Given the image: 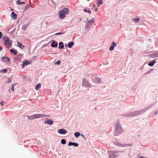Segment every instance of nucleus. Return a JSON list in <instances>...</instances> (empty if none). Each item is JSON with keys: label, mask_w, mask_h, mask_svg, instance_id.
Here are the masks:
<instances>
[{"label": "nucleus", "mask_w": 158, "mask_h": 158, "mask_svg": "<svg viewBox=\"0 0 158 158\" xmlns=\"http://www.w3.org/2000/svg\"><path fill=\"white\" fill-rule=\"evenodd\" d=\"M68 9L66 8L60 10L59 13V17L61 19H64L65 16V14H68Z\"/></svg>", "instance_id": "f257e3e1"}, {"label": "nucleus", "mask_w": 158, "mask_h": 158, "mask_svg": "<svg viewBox=\"0 0 158 158\" xmlns=\"http://www.w3.org/2000/svg\"><path fill=\"white\" fill-rule=\"evenodd\" d=\"M4 40L5 41V44L6 46L8 48H9L11 46L12 41L9 40V38L7 36L3 38Z\"/></svg>", "instance_id": "f03ea898"}, {"label": "nucleus", "mask_w": 158, "mask_h": 158, "mask_svg": "<svg viewBox=\"0 0 158 158\" xmlns=\"http://www.w3.org/2000/svg\"><path fill=\"white\" fill-rule=\"evenodd\" d=\"M34 119L40 118H43L47 117V115L44 114H35L33 115Z\"/></svg>", "instance_id": "7ed1b4c3"}, {"label": "nucleus", "mask_w": 158, "mask_h": 158, "mask_svg": "<svg viewBox=\"0 0 158 158\" xmlns=\"http://www.w3.org/2000/svg\"><path fill=\"white\" fill-rule=\"evenodd\" d=\"M82 85L86 87L89 88L90 87V85L88 81L85 79H84L82 81Z\"/></svg>", "instance_id": "20e7f679"}, {"label": "nucleus", "mask_w": 158, "mask_h": 158, "mask_svg": "<svg viewBox=\"0 0 158 158\" xmlns=\"http://www.w3.org/2000/svg\"><path fill=\"white\" fill-rule=\"evenodd\" d=\"M116 133L117 135H118V134L120 133L121 132V129L119 125H117L116 129Z\"/></svg>", "instance_id": "39448f33"}, {"label": "nucleus", "mask_w": 158, "mask_h": 158, "mask_svg": "<svg viewBox=\"0 0 158 158\" xmlns=\"http://www.w3.org/2000/svg\"><path fill=\"white\" fill-rule=\"evenodd\" d=\"M2 61L5 62H10V59L8 57H3L1 58Z\"/></svg>", "instance_id": "423d86ee"}, {"label": "nucleus", "mask_w": 158, "mask_h": 158, "mask_svg": "<svg viewBox=\"0 0 158 158\" xmlns=\"http://www.w3.org/2000/svg\"><path fill=\"white\" fill-rule=\"evenodd\" d=\"M118 151H113L112 152V154H113L112 155L111 154H109V157L110 158H114L117 156L115 155V154L117 153Z\"/></svg>", "instance_id": "0eeeda50"}, {"label": "nucleus", "mask_w": 158, "mask_h": 158, "mask_svg": "<svg viewBox=\"0 0 158 158\" xmlns=\"http://www.w3.org/2000/svg\"><path fill=\"white\" fill-rule=\"evenodd\" d=\"M116 46V44L113 41L112 42V46H110L109 48V50L110 51H112L114 49V48Z\"/></svg>", "instance_id": "6e6552de"}, {"label": "nucleus", "mask_w": 158, "mask_h": 158, "mask_svg": "<svg viewBox=\"0 0 158 158\" xmlns=\"http://www.w3.org/2000/svg\"><path fill=\"white\" fill-rule=\"evenodd\" d=\"M58 133L61 134H65L67 133L66 131L64 129H59Z\"/></svg>", "instance_id": "1a4fd4ad"}, {"label": "nucleus", "mask_w": 158, "mask_h": 158, "mask_svg": "<svg viewBox=\"0 0 158 158\" xmlns=\"http://www.w3.org/2000/svg\"><path fill=\"white\" fill-rule=\"evenodd\" d=\"M53 122V121L51 120H45L44 122L45 124L48 123V124L50 125L52 124Z\"/></svg>", "instance_id": "9d476101"}, {"label": "nucleus", "mask_w": 158, "mask_h": 158, "mask_svg": "<svg viewBox=\"0 0 158 158\" xmlns=\"http://www.w3.org/2000/svg\"><path fill=\"white\" fill-rule=\"evenodd\" d=\"M17 46L21 49H23L25 47V46L21 43L17 41Z\"/></svg>", "instance_id": "9b49d317"}, {"label": "nucleus", "mask_w": 158, "mask_h": 158, "mask_svg": "<svg viewBox=\"0 0 158 158\" xmlns=\"http://www.w3.org/2000/svg\"><path fill=\"white\" fill-rule=\"evenodd\" d=\"M29 25V23L24 24L23 25L22 27V29L24 30H26Z\"/></svg>", "instance_id": "f8f14e48"}, {"label": "nucleus", "mask_w": 158, "mask_h": 158, "mask_svg": "<svg viewBox=\"0 0 158 158\" xmlns=\"http://www.w3.org/2000/svg\"><path fill=\"white\" fill-rule=\"evenodd\" d=\"M78 143H74L72 142H69V143L68 144V146H70L71 145H73L75 147H77L78 146Z\"/></svg>", "instance_id": "ddd939ff"}, {"label": "nucleus", "mask_w": 158, "mask_h": 158, "mask_svg": "<svg viewBox=\"0 0 158 158\" xmlns=\"http://www.w3.org/2000/svg\"><path fill=\"white\" fill-rule=\"evenodd\" d=\"M41 84L38 83L35 86V89L36 90H38L41 87Z\"/></svg>", "instance_id": "4468645a"}, {"label": "nucleus", "mask_w": 158, "mask_h": 158, "mask_svg": "<svg viewBox=\"0 0 158 158\" xmlns=\"http://www.w3.org/2000/svg\"><path fill=\"white\" fill-rule=\"evenodd\" d=\"M11 15L12 16V18L13 19H15L17 18V15L14 12H12L11 13Z\"/></svg>", "instance_id": "2eb2a0df"}, {"label": "nucleus", "mask_w": 158, "mask_h": 158, "mask_svg": "<svg viewBox=\"0 0 158 158\" xmlns=\"http://www.w3.org/2000/svg\"><path fill=\"white\" fill-rule=\"evenodd\" d=\"M83 11L84 12H87L89 14L91 13V11L90 10V9L89 8L84 9Z\"/></svg>", "instance_id": "dca6fc26"}, {"label": "nucleus", "mask_w": 158, "mask_h": 158, "mask_svg": "<svg viewBox=\"0 0 158 158\" xmlns=\"http://www.w3.org/2000/svg\"><path fill=\"white\" fill-rule=\"evenodd\" d=\"M73 45L74 43L73 42H71L68 43V46L69 48H71Z\"/></svg>", "instance_id": "f3484780"}, {"label": "nucleus", "mask_w": 158, "mask_h": 158, "mask_svg": "<svg viewBox=\"0 0 158 158\" xmlns=\"http://www.w3.org/2000/svg\"><path fill=\"white\" fill-rule=\"evenodd\" d=\"M51 46L53 47H56L57 46V44L55 42L53 41L51 44Z\"/></svg>", "instance_id": "a211bd4d"}, {"label": "nucleus", "mask_w": 158, "mask_h": 158, "mask_svg": "<svg viewBox=\"0 0 158 158\" xmlns=\"http://www.w3.org/2000/svg\"><path fill=\"white\" fill-rule=\"evenodd\" d=\"M64 47V45L63 43L62 42H60L59 43V48L62 49Z\"/></svg>", "instance_id": "6ab92c4d"}, {"label": "nucleus", "mask_w": 158, "mask_h": 158, "mask_svg": "<svg viewBox=\"0 0 158 158\" xmlns=\"http://www.w3.org/2000/svg\"><path fill=\"white\" fill-rule=\"evenodd\" d=\"M139 114L137 112H132L130 115L131 116H135Z\"/></svg>", "instance_id": "aec40b11"}, {"label": "nucleus", "mask_w": 158, "mask_h": 158, "mask_svg": "<svg viewBox=\"0 0 158 158\" xmlns=\"http://www.w3.org/2000/svg\"><path fill=\"white\" fill-rule=\"evenodd\" d=\"M94 81L96 83H100L101 82V80L98 78H97L95 79Z\"/></svg>", "instance_id": "412c9836"}, {"label": "nucleus", "mask_w": 158, "mask_h": 158, "mask_svg": "<svg viewBox=\"0 0 158 158\" xmlns=\"http://www.w3.org/2000/svg\"><path fill=\"white\" fill-rule=\"evenodd\" d=\"M28 64V61L25 60V61H24L23 64V67L24 66H25L27 65Z\"/></svg>", "instance_id": "4be33fe9"}, {"label": "nucleus", "mask_w": 158, "mask_h": 158, "mask_svg": "<svg viewBox=\"0 0 158 158\" xmlns=\"http://www.w3.org/2000/svg\"><path fill=\"white\" fill-rule=\"evenodd\" d=\"M155 61H151L148 64V65L150 66H153L155 64Z\"/></svg>", "instance_id": "5701e85b"}, {"label": "nucleus", "mask_w": 158, "mask_h": 158, "mask_svg": "<svg viewBox=\"0 0 158 158\" xmlns=\"http://www.w3.org/2000/svg\"><path fill=\"white\" fill-rule=\"evenodd\" d=\"M95 20L93 19H91L88 22V23H89L90 24H93L94 23Z\"/></svg>", "instance_id": "b1692460"}, {"label": "nucleus", "mask_w": 158, "mask_h": 158, "mask_svg": "<svg viewBox=\"0 0 158 158\" xmlns=\"http://www.w3.org/2000/svg\"><path fill=\"white\" fill-rule=\"evenodd\" d=\"M10 51L11 52H13L15 55H16L17 54V52L13 49H10Z\"/></svg>", "instance_id": "393cba45"}, {"label": "nucleus", "mask_w": 158, "mask_h": 158, "mask_svg": "<svg viewBox=\"0 0 158 158\" xmlns=\"http://www.w3.org/2000/svg\"><path fill=\"white\" fill-rule=\"evenodd\" d=\"M74 135L77 138L80 135V134L78 132H75L74 133Z\"/></svg>", "instance_id": "a878e982"}, {"label": "nucleus", "mask_w": 158, "mask_h": 158, "mask_svg": "<svg viewBox=\"0 0 158 158\" xmlns=\"http://www.w3.org/2000/svg\"><path fill=\"white\" fill-rule=\"evenodd\" d=\"M27 118L29 120H33L34 119V117H33V115L28 116Z\"/></svg>", "instance_id": "bb28decb"}, {"label": "nucleus", "mask_w": 158, "mask_h": 158, "mask_svg": "<svg viewBox=\"0 0 158 158\" xmlns=\"http://www.w3.org/2000/svg\"><path fill=\"white\" fill-rule=\"evenodd\" d=\"M24 2H19V1H17L16 2V3L18 5H21L22 4L24 3Z\"/></svg>", "instance_id": "cd10ccee"}, {"label": "nucleus", "mask_w": 158, "mask_h": 158, "mask_svg": "<svg viewBox=\"0 0 158 158\" xmlns=\"http://www.w3.org/2000/svg\"><path fill=\"white\" fill-rule=\"evenodd\" d=\"M102 4V1H98L97 2V5L98 6H99L100 5Z\"/></svg>", "instance_id": "c85d7f7f"}, {"label": "nucleus", "mask_w": 158, "mask_h": 158, "mask_svg": "<svg viewBox=\"0 0 158 158\" xmlns=\"http://www.w3.org/2000/svg\"><path fill=\"white\" fill-rule=\"evenodd\" d=\"M139 19L138 18H136L133 19V21L135 22H137L139 21Z\"/></svg>", "instance_id": "c756f323"}, {"label": "nucleus", "mask_w": 158, "mask_h": 158, "mask_svg": "<svg viewBox=\"0 0 158 158\" xmlns=\"http://www.w3.org/2000/svg\"><path fill=\"white\" fill-rule=\"evenodd\" d=\"M61 143L62 144H64L66 143V141L64 139H62L61 140Z\"/></svg>", "instance_id": "7c9ffc66"}, {"label": "nucleus", "mask_w": 158, "mask_h": 158, "mask_svg": "<svg viewBox=\"0 0 158 158\" xmlns=\"http://www.w3.org/2000/svg\"><path fill=\"white\" fill-rule=\"evenodd\" d=\"M7 71V70L6 69H2V70H1V72L5 73Z\"/></svg>", "instance_id": "2f4dec72"}, {"label": "nucleus", "mask_w": 158, "mask_h": 158, "mask_svg": "<svg viewBox=\"0 0 158 158\" xmlns=\"http://www.w3.org/2000/svg\"><path fill=\"white\" fill-rule=\"evenodd\" d=\"M15 85V84L13 85L12 86V88H11V90L13 91H14V86Z\"/></svg>", "instance_id": "473e14b6"}, {"label": "nucleus", "mask_w": 158, "mask_h": 158, "mask_svg": "<svg viewBox=\"0 0 158 158\" xmlns=\"http://www.w3.org/2000/svg\"><path fill=\"white\" fill-rule=\"evenodd\" d=\"M62 34H63V33H62V32H58L55 34V35H56Z\"/></svg>", "instance_id": "72a5a7b5"}, {"label": "nucleus", "mask_w": 158, "mask_h": 158, "mask_svg": "<svg viewBox=\"0 0 158 158\" xmlns=\"http://www.w3.org/2000/svg\"><path fill=\"white\" fill-rule=\"evenodd\" d=\"M132 145V144H126L124 146L126 147V146H131Z\"/></svg>", "instance_id": "f704fd0d"}, {"label": "nucleus", "mask_w": 158, "mask_h": 158, "mask_svg": "<svg viewBox=\"0 0 158 158\" xmlns=\"http://www.w3.org/2000/svg\"><path fill=\"white\" fill-rule=\"evenodd\" d=\"M57 65H59L60 64V61L59 60L56 63Z\"/></svg>", "instance_id": "c9c22d12"}, {"label": "nucleus", "mask_w": 158, "mask_h": 158, "mask_svg": "<svg viewBox=\"0 0 158 158\" xmlns=\"http://www.w3.org/2000/svg\"><path fill=\"white\" fill-rule=\"evenodd\" d=\"M2 33L0 32V39H1L2 37Z\"/></svg>", "instance_id": "e433bc0d"}, {"label": "nucleus", "mask_w": 158, "mask_h": 158, "mask_svg": "<svg viewBox=\"0 0 158 158\" xmlns=\"http://www.w3.org/2000/svg\"><path fill=\"white\" fill-rule=\"evenodd\" d=\"M4 102H0V105H1V106H3L4 105V104H3V103H4Z\"/></svg>", "instance_id": "4c0bfd02"}, {"label": "nucleus", "mask_w": 158, "mask_h": 158, "mask_svg": "<svg viewBox=\"0 0 158 158\" xmlns=\"http://www.w3.org/2000/svg\"><path fill=\"white\" fill-rule=\"evenodd\" d=\"M98 10V8H96L95 10L96 11H97Z\"/></svg>", "instance_id": "58836bf2"}, {"label": "nucleus", "mask_w": 158, "mask_h": 158, "mask_svg": "<svg viewBox=\"0 0 158 158\" xmlns=\"http://www.w3.org/2000/svg\"><path fill=\"white\" fill-rule=\"evenodd\" d=\"M2 49V47L0 46V51Z\"/></svg>", "instance_id": "ea45409f"}, {"label": "nucleus", "mask_w": 158, "mask_h": 158, "mask_svg": "<svg viewBox=\"0 0 158 158\" xmlns=\"http://www.w3.org/2000/svg\"><path fill=\"white\" fill-rule=\"evenodd\" d=\"M81 136H82L83 138H84V136L83 135L81 134Z\"/></svg>", "instance_id": "a19ab883"}, {"label": "nucleus", "mask_w": 158, "mask_h": 158, "mask_svg": "<svg viewBox=\"0 0 158 158\" xmlns=\"http://www.w3.org/2000/svg\"><path fill=\"white\" fill-rule=\"evenodd\" d=\"M139 158H145L143 156H140Z\"/></svg>", "instance_id": "79ce46f5"}, {"label": "nucleus", "mask_w": 158, "mask_h": 158, "mask_svg": "<svg viewBox=\"0 0 158 158\" xmlns=\"http://www.w3.org/2000/svg\"><path fill=\"white\" fill-rule=\"evenodd\" d=\"M9 82H10L11 81V80L10 79H9Z\"/></svg>", "instance_id": "37998d69"}, {"label": "nucleus", "mask_w": 158, "mask_h": 158, "mask_svg": "<svg viewBox=\"0 0 158 158\" xmlns=\"http://www.w3.org/2000/svg\"><path fill=\"white\" fill-rule=\"evenodd\" d=\"M93 7H95V5H93Z\"/></svg>", "instance_id": "c03bdc74"}, {"label": "nucleus", "mask_w": 158, "mask_h": 158, "mask_svg": "<svg viewBox=\"0 0 158 158\" xmlns=\"http://www.w3.org/2000/svg\"><path fill=\"white\" fill-rule=\"evenodd\" d=\"M9 91L10 92V89L9 90Z\"/></svg>", "instance_id": "a18cd8bd"}]
</instances>
